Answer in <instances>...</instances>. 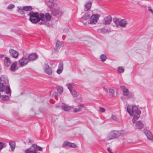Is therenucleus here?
<instances>
[{"instance_id": "nucleus-26", "label": "nucleus", "mask_w": 153, "mask_h": 153, "mask_svg": "<svg viewBox=\"0 0 153 153\" xmlns=\"http://www.w3.org/2000/svg\"><path fill=\"white\" fill-rule=\"evenodd\" d=\"M9 144L10 146L12 151H13L15 147V143L13 141H11L9 142Z\"/></svg>"}, {"instance_id": "nucleus-45", "label": "nucleus", "mask_w": 153, "mask_h": 153, "mask_svg": "<svg viewBox=\"0 0 153 153\" xmlns=\"http://www.w3.org/2000/svg\"><path fill=\"white\" fill-rule=\"evenodd\" d=\"M4 144L2 142H0V151L3 148Z\"/></svg>"}, {"instance_id": "nucleus-49", "label": "nucleus", "mask_w": 153, "mask_h": 153, "mask_svg": "<svg viewBox=\"0 0 153 153\" xmlns=\"http://www.w3.org/2000/svg\"><path fill=\"white\" fill-rule=\"evenodd\" d=\"M108 151L110 153H112V149H111L110 148H107Z\"/></svg>"}, {"instance_id": "nucleus-21", "label": "nucleus", "mask_w": 153, "mask_h": 153, "mask_svg": "<svg viewBox=\"0 0 153 153\" xmlns=\"http://www.w3.org/2000/svg\"><path fill=\"white\" fill-rule=\"evenodd\" d=\"M84 107V105L82 104H79L77 105V107L76 108L74 109V112L76 113L81 111L82 108Z\"/></svg>"}, {"instance_id": "nucleus-17", "label": "nucleus", "mask_w": 153, "mask_h": 153, "mask_svg": "<svg viewBox=\"0 0 153 153\" xmlns=\"http://www.w3.org/2000/svg\"><path fill=\"white\" fill-rule=\"evenodd\" d=\"M98 31L100 33H105L111 31V29L110 28L103 27L99 29Z\"/></svg>"}, {"instance_id": "nucleus-32", "label": "nucleus", "mask_w": 153, "mask_h": 153, "mask_svg": "<svg viewBox=\"0 0 153 153\" xmlns=\"http://www.w3.org/2000/svg\"><path fill=\"white\" fill-rule=\"evenodd\" d=\"M100 59L102 62H104L107 59L106 56L105 54H102L100 56Z\"/></svg>"}, {"instance_id": "nucleus-10", "label": "nucleus", "mask_w": 153, "mask_h": 153, "mask_svg": "<svg viewBox=\"0 0 153 153\" xmlns=\"http://www.w3.org/2000/svg\"><path fill=\"white\" fill-rule=\"evenodd\" d=\"M28 59L27 58L23 57L19 60V63L21 67H23L26 65L28 62Z\"/></svg>"}, {"instance_id": "nucleus-19", "label": "nucleus", "mask_w": 153, "mask_h": 153, "mask_svg": "<svg viewBox=\"0 0 153 153\" xmlns=\"http://www.w3.org/2000/svg\"><path fill=\"white\" fill-rule=\"evenodd\" d=\"M28 57V61H33L37 58L38 56L35 53H32L30 54Z\"/></svg>"}, {"instance_id": "nucleus-51", "label": "nucleus", "mask_w": 153, "mask_h": 153, "mask_svg": "<svg viewBox=\"0 0 153 153\" xmlns=\"http://www.w3.org/2000/svg\"><path fill=\"white\" fill-rule=\"evenodd\" d=\"M78 101H77V102H80L81 101V99H80V98H78ZM76 102H77L76 100Z\"/></svg>"}, {"instance_id": "nucleus-36", "label": "nucleus", "mask_w": 153, "mask_h": 153, "mask_svg": "<svg viewBox=\"0 0 153 153\" xmlns=\"http://www.w3.org/2000/svg\"><path fill=\"white\" fill-rule=\"evenodd\" d=\"M111 118L113 119V120L116 122H119V120L118 118L114 114H112L111 115Z\"/></svg>"}, {"instance_id": "nucleus-22", "label": "nucleus", "mask_w": 153, "mask_h": 153, "mask_svg": "<svg viewBox=\"0 0 153 153\" xmlns=\"http://www.w3.org/2000/svg\"><path fill=\"white\" fill-rule=\"evenodd\" d=\"M62 108L65 111H68L70 109L73 108V106H68V105L65 103L62 104L61 105Z\"/></svg>"}, {"instance_id": "nucleus-41", "label": "nucleus", "mask_w": 153, "mask_h": 153, "mask_svg": "<svg viewBox=\"0 0 153 153\" xmlns=\"http://www.w3.org/2000/svg\"><path fill=\"white\" fill-rule=\"evenodd\" d=\"M67 85L68 86V88L70 90V91H72L74 89L72 88V84H67Z\"/></svg>"}, {"instance_id": "nucleus-2", "label": "nucleus", "mask_w": 153, "mask_h": 153, "mask_svg": "<svg viewBox=\"0 0 153 153\" xmlns=\"http://www.w3.org/2000/svg\"><path fill=\"white\" fill-rule=\"evenodd\" d=\"M127 111L131 116L134 115L132 120L133 122V123H135L136 121L140 117L141 111L136 106L130 105H128L127 106Z\"/></svg>"}, {"instance_id": "nucleus-29", "label": "nucleus", "mask_w": 153, "mask_h": 153, "mask_svg": "<svg viewBox=\"0 0 153 153\" xmlns=\"http://www.w3.org/2000/svg\"><path fill=\"white\" fill-rule=\"evenodd\" d=\"M109 95L111 97H114V90L113 88H111L109 89Z\"/></svg>"}, {"instance_id": "nucleus-53", "label": "nucleus", "mask_w": 153, "mask_h": 153, "mask_svg": "<svg viewBox=\"0 0 153 153\" xmlns=\"http://www.w3.org/2000/svg\"><path fill=\"white\" fill-rule=\"evenodd\" d=\"M30 141H31V140H30V139H29V142H28V143H30Z\"/></svg>"}, {"instance_id": "nucleus-46", "label": "nucleus", "mask_w": 153, "mask_h": 153, "mask_svg": "<svg viewBox=\"0 0 153 153\" xmlns=\"http://www.w3.org/2000/svg\"><path fill=\"white\" fill-rule=\"evenodd\" d=\"M62 71H63L62 70H61L60 69L58 68V69L56 71V72L58 74H59L62 73Z\"/></svg>"}, {"instance_id": "nucleus-14", "label": "nucleus", "mask_w": 153, "mask_h": 153, "mask_svg": "<svg viewBox=\"0 0 153 153\" xmlns=\"http://www.w3.org/2000/svg\"><path fill=\"white\" fill-rule=\"evenodd\" d=\"M9 53L10 55L13 58H16L18 57L19 53L13 49H10L9 50Z\"/></svg>"}, {"instance_id": "nucleus-1", "label": "nucleus", "mask_w": 153, "mask_h": 153, "mask_svg": "<svg viewBox=\"0 0 153 153\" xmlns=\"http://www.w3.org/2000/svg\"><path fill=\"white\" fill-rule=\"evenodd\" d=\"M9 81L7 78L3 75L0 77V91L4 92L5 91L7 94H10L11 92L9 87Z\"/></svg>"}, {"instance_id": "nucleus-48", "label": "nucleus", "mask_w": 153, "mask_h": 153, "mask_svg": "<svg viewBox=\"0 0 153 153\" xmlns=\"http://www.w3.org/2000/svg\"><path fill=\"white\" fill-rule=\"evenodd\" d=\"M148 10L153 14V10L151 8V7L149 6L148 7Z\"/></svg>"}, {"instance_id": "nucleus-6", "label": "nucleus", "mask_w": 153, "mask_h": 153, "mask_svg": "<svg viewBox=\"0 0 153 153\" xmlns=\"http://www.w3.org/2000/svg\"><path fill=\"white\" fill-rule=\"evenodd\" d=\"M39 22L41 20V22H40L38 24L41 25H45L47 26H48L49 25L48 22L45 20V15L43 13H41L39 14Z\"/></svg>"}, {"instance_id": "nucleus-28", "label": "nucleus", "mask_w": 153, "mask_h": 153, "mask_svg": "<svg viewBox=\"0 0 153 153\" xmlns=\"http://www.w3.org/2000/svg\"><path fill=\"white\" fill-rule=\"evenodd\" d=\"M143 126V124L140 121H138L136 123V126L137 128L141 129Z\"/></svg>"}, {"instance_id": "nucleus-8", "label": "nucleus", "mask_w": 153, "mask_h": 153, "mask_svg": "<svg viewBox=\"0 0 153 153\" xmlns=\"http://www.w3.org/2000/svg\"><path fill=\"white\" fill-rule=\"evenodd\" d=\"M37 145L33 144L29 148L26 149L25 151V153H36L37 151Z\"/></svg>"}, {"instance_id": "nucleus-3", "label": "nucleus", "mask_w": 153, "mask_h": 153, "mask_svg": "<svg viewBox=\"0 0 153 153\" xmlns=\"http://www.w3.org/2000/svg\"><path fill=\"white\" fill-rule=\"evenodd\" d=\"M122 131H112L109 132L107 136V139L110 140L118 137L121 135Z\"/></svg>"}, {"instance_id": "nucleus-34", "label": "nucleus", "mask_w": 153, "mask_h": 153, "mask_svg": "<svg viewBox=\"0 0 153 153\" xmlns=\"http://www.w3.org/2000/svg\"><path fill=\"white\" fill-rule=\"evenodd\" d=\"M70 92L74 97H77V94L75 89L71 91Z\"/></svg>"}, {"instance_id": "nucleus-12", "label": "nucleus", "mask_w": 153, "mask_h": 153, "mask_svg": "<svg viewBox=\"0 0 153 153\" xmlns=\"http://www.w3.org/2000/svg\"><path fill=\"white\" fill-rule=\"evenodd\" d=\"M112 21V18L110 15L104 18L103 19V24L105 25L110 24Z\"/></svg>"}, {"instance_id": "nucleus-39", "label": "nucleus", "mask_w": 153, "mask_h": 153, "mask_svg": "<svg viewBox=\"0 0 153 153\" xmlns=\"http://www.w3.org/2000/svg\"><path fill=\"white\" fill-rule=\"evenodd\" d=\"M9 97L8 96L3 95L2 96V99L3 100L6 101L9 100Z\"/></svg>"}, {"instance_id": "nucleus-38", "label": "nucleus", "mask_w": 153, "mask_h": 153, "mask_svg": "<svg viewBox=\"0 0 153 153\" xmlns=\"http://www.w3.org/2000/svg\"><path fill=\"white\" fill-rule=\"evenodd\" d=\"M57 90L59 93L61 94L63 92V88L61 87H57Z\"/></svg>"}, {"instance_id": "nucleus-11", "label": "nucleus", "mask_w": 153, "mask_h": 153, "mask_svg": "<svg viewBox=\"0 0 153 153\" xmlns=\"http://www.w3.org/2000/svg\"><path fill=\"white\" fill-rule=\"evenodd\" d=\"M44 70L45 73L49 75H52V70L48 65L46 64L45 65Z\"/></svg>"}, {"instance_id": "nucleus-31", "label": "nucleus", "mask_w": 153, "mask_h": 153, "mask_svg": "<svg viewBox=\"0 0 153 153\" xmlns=\"http://www.w3.org/2000/svg\"><path fill=\"white\" fill-rule=\"evenodd\" d=\"M23 10L25 11H30L32 9V7L31 6H26L23 7Z\"/></svg>"}, {"instance_id": "nucleus-25", "label": "nucleus", "mask_w": 153, "mask_h": 153, "mask_svg": "<svg viewBox=\"0 0 153 153\" xmlns=\"http://www.w3.org/2000/svg\"><path fill=\"white\" fill-rule=\"evenodd\" d=\"M62 45V42L59 41V40H57V42L56 43V46L54 48L55 50L58 51L60 49V48L61 47Z\"/></svg>"}, {"instance_id": "nucleus-43", "label": "nucleus", "mask_w": 153, "mask_h": 153, "mask_svg": "<svg viewBox=\"0 0 153 153\" xmlns=\"http://www.w3.org/2000/svg\"><path fill=\"white\" fill-rule=\"evenodd\" d=\"M104 90L106 93H108V86L107 85L104 86L103 87Z\"/></svg>"}, {"instance_id": "nucleus-33", "label": "nucleus", "mask_w": 153, "mask_h": 153, "mask_svg": "<svg viewBox=\"0 0 153 153\" xmlns=\"http://www.w3.org/2000/svg\"><path fill=\"white\" fill-rule=\"evenodd\" d=\"M51 16L49 13H46L45 15V19L47 21H49L51 19Z\"/></svg>"}, {"instance_id": "nucleus-52", "label": "nucleus", "mask_w": 153, "mask_h": 153, "mask_svg": "<svg viewBox=\"0 0 153 153\" xmlns=\"http://www.w3.org/2000/svg\"><path fill=\"white\" fill-rule=\"evenodd\" d=\"M56 108H59V106H56Z\"/></svg>"}, {"instance_id": "nucleus-5", "label": "nucleus", "mask_w": 153, "mask_h": 153, "mask_svg": "<svg viewBox=\"0 0 153 153\" xmlns=\"http://www.w3.org/2000/svg\"><path fill=\"white\" fill-rule=\"evenodd\" d=\"M120 88L123 92V95L126 97L127 99L132 97L133 94L129 91L128 89L126 88L125 86H121Z\"/></svg>"}, {"instance_id": "nucleus-44", "label": "nucleus", "mask_w": 153, "mask_h": 153, "mask_svg": "<svg viewBox=\"0 0 153 153\" xmlns=\"http://www.w3.org/2000/svg\"><path fill=\"white\" fill-rule=\"evenodd\" d=\"M99 111L101 112L104 113L105 111V109L103 108L99 107Z\"/></svg>"}, {"instance_id": "nucleus-20", "label": "nucleus", "mask_w": 153, "mask_h": 153, "mask_svg": "<svg viewBox=\"0 0 153 153\" xmlns=\"http://www.w3.org/2000/svg\"><path fill=\"white\" fill-rule=\"evenodd\" d=\"M4 65L7 67L9 66L11 63V61L9 58L6 57L4 59Z\"/></svg>"}, {"instance_id": "nucleus-35", "label": "nucleus", "mask_w": 153, "mask_h": 153, "mask_svg": "<svg viewBox=\"0 0 153 153\" xmlns=\"http://www.w3.org/2000/svg\"><path fill=\"white\" fill-rule=\"evenodd\" d=\"M113 21L117 26L119 25L120 21L117 18H114L113 19Z\"/></svg>"}, {"instance_id": "nucleus-40", "label": "nucleus", "mask_w": 153, "mask_h": 153, "mask_svg": "<svg viewBox=\"0 0 153 153\" xmlns=\"http://www.w3.org/2000/svg\"><path fill=\"white\" fill-rule=\"evenodd\" d=\"M58 68L63 70V64L62 62H60L58 65Z\"/></svg>"}, {"instance_id": "nucleus-18", "label": "nucleus", "mask_w": 153, "mask_h": 153, "mask_svg": "<svg viewBox=\"0 0 153 153\" xmlns=\"http://www.w3.org/2000/svg\"><path fill=\"white\" fill-rule=\"evenodd\" d=\"M47 1L50 2V4H48L49 7L50 9L53 8L57 6V4L53 0H46Z\"/></svg>"}, {"instance_id": "nucleus-54", "label": "nucleus", "mask_w": 153, "mask_h": 153, "mask_svg": "<svg viewBox=\"0 0 153 153\" xmlns=\"http://www.w3.org/2000/svg\"><path fill=\"white\" fill-rule=\"evenodd\" d=\"M64 31H65V30H64Z\"/></svg>"}, {"instance_id": "nucleus-47", "label": "nucleus", "mask_w": 153, "mask_h": 153, "mask_svg": "<svg viewBox=\"0 0 153 153\" xmlns=\"http://www.w3.org/2000/svg\"><path fill=\"white\" fill-rule=\"evenodd\" d=\"M37 150H38L40 151H42V148L41 147L39 146L38 145H37Z\"/></svg>"}, {"instance_id": "nucleus-37", "label": "nucleus", "mask_w": 153, "mask_h": 153, "mask_svg": "<svg viewBox=\"0 0 153 153\" xmlns=\"http://www.w3.org/2000/svg\"><path fill=\"white\" fill-rule=\"evenodd\" d=\"M124 69L122 67H119L118 68V72L119 73H123L124 71Z\"/></svg>"}, {"instance_id": "nucleus-55", "label": "nucleus", "mask_w": 153, "mask_h": 153, "mask_svg": "<svg viewBox=\"0 0 153 153\" xmlns=\"http://www.w3.org/2000/svg\"><path fill=\"white\" fill-rule=\"evenodd\" d=\"M40 153V152H39V153Z\"/></svg>"}, {"instance_id": "nucleus-42", "label": "nucleus", "mask_w": 153, "mask_h": 153, "mask_svg": "<svg viewBox=\"0 0 153 153\" xmlns=\"http://www.w3.org/2000/svg\"><path fill=\"white\" fill-rule=\"evenodd\" d=\"M15 5L13 4H10L7 7V9L10 10L14 8L15 7Z\"/></svg>"}, {"instance_id": "nucleus-50", "label": "nucleus", "mask_w": 153, "mask_h": 153, "mask_svg": "<svg viewBox=\"0 0 153 153\" xmlns=\"http://www.w3.org/2000/svg\"><path fill=\"white\" fill-rule=\"evenodd\" d=\"M4 56V55L3 54H0V58H3Z\"/></svg>"}, {"instance_id": "nucleus-15", "label": "nucleus", "mask_w": 153, "mask_h": 153, "mask_svg": "<svg viewBox=\"0 0 153 153\" xmlns=\"http://www.w3.org/2000/svg\"><path fill=\"white\" fill-rule=\"evenodd\" d=\"M52 15L55 16H60L62 15V11L59 9H55L52 12Z\"/></svg>"}, {"instance_id": "nucleus-30", "label": "nucleus", "mask_w": 153, "mask_h": 153, "mask_svg": "<svg viewBox=\"0 0 153 153\" xmlns=\"http://www.w3.org/2000/svg\"><path fill=\"white\" fill-rule=\"evenodd\" d=\"M18 11L21 14L23 15L25 14V12L24 10H23V7L22 8L21 7H17Z\"/></svg>"}, {"instance_id": "nucleus-9", "label": "nucleus", "mask_w": 153, "mask_h": 153, "mask_svg": "<svg viewBox=\"0 0 153 153\" xmlns=\"http://www.w3.org/2000/svg\"><path fill=\"white\" fill-rule=\"evenodd\" d=\"M90 17V15L88 13H86L85 14L84 16L81 18L82 19V22L84 25H89Z\"/></svg>"}, {"instance_id": "nucleus-13", "label": "nucleus", "mask_w": 153, "mask_h": 153, "mask_svg": "<svg viewBox=\"0 0 153 153\" xmlns=\"http://www.w3.org/2000/svg\"><path fill=\"white\" fill-rule=\"evenodd\" d=\"M144 132L148 140H153V135L149 130L145 129L144 131Z\"/></svg>"}, {"instance_id": "nucleus-24", "label": "nucleus", "mask_w": 153, "mask_h": 153, "mask_svg": "<svg viewBox=\"0 0 153 153\" xmlns=\"http://www.w3.org/2000/svg\"><path fill=\"white\" fill-rule=\"evenodd\" d=\"M127 24V22L125 19H122L120 20L119 25L123 27H126Z\"/></svg>"}, {"instance_id": "nucleus-16", "label": "nucleus", "mask_w": 153, "mask_h": 153, "mask_svg": "<svg viewBox=\"0 0 153 153\" xmlns=\"http://www.w3.org/2000/svg\"><path fill=\"white\" fill-rule=\"evenodd\" d=\"M67 146L73 148H76L77 147L74 143H71L68 141H65L64 142L62 146L63 147H65Z\"/></svg>"}, {"instance_id": "nucleus-4", "label": "nucleus", "mask_w": 153, "mask_h": 153, "mask_svg": "<svg viewBox=\"0 0 153 153\" xmlns=\"http://www.w3.org/2000/svg\"><path fill=\"white\" fill-rule=\"evenodd\" d=\"M29 16V20L33 23H36L39 22V14L37 12H30L28 14Z\"/></svg>"}, {"instance_id": "nucleus-27", "label": "nucleus", "mask_w": 153, "mask_h": 153, "mask_svg": "<svg viewBox=\"0 0 153 153\" xmlns=\"http://www.w3.org/2000/svg\"><path fill=\"white\" fill-rule=\"evenodd\" d=\"M17 64V62H15L11 65L10 69L12 71H14L17 69L16 66Z\"/></svg>"}, {"instance_id": "nucleus-7", "label": "nucleus", "mask_w": 153, "mask_h": 153, "mask_svg": "<svg viewBox=\"0 0 153 153\" xmlns=\"http://www.w3.org/2000/svg\"><path fill=\"white\" fill-rule=\"evenodd\" d=\"M100 16L99 14H93L90 16V20L89 22V24H95L97 21Z\"/></svg>"}, {"instance_id": "nucleus-23", "label": "nucleus", "mask_w": 153, "mask_h": 153, "mask_svg": "<svg viewBox=\"0 0 153 153\" xmlns=\"http://www.w3.org/2000/svg\"><path fill=\"white\" fill-rule=\"evenodd\" d=\"M92 3V2L90 1H88L86 2L85 4L84 10L87 11L89 10L91 7Z\"/></svg>"}]
</instances>
